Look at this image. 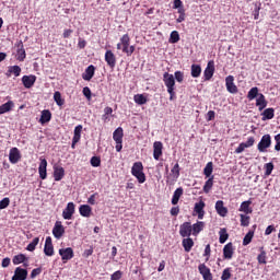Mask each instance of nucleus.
Segmentation results:
<instances>
[{"label": "nucleus", "mask_w": 280, "mask_h": 280, "mask_svg": "<svg viewBox=\"0 0 280 280\" xmlns=\"http://www.w3.org/2000/svg\"><path fill=\"white\" fill-rule=\"evenodd\" d=\"M131 174L137 178L138 183L143 185L145 183V173H143V163L136 162L131 167Z\"/></svg>", "instance_id": "f257e3e1"}, {"label": "nucleus", "mask_w": 280, "mask_h": 280, "mask_svg": "<svg viewBox=\"0 0 280 280\" xmlns=\"http://www.w3.org/2000/svg\"><path fill=\"white\" fill-rule=\"evenodd\" d=\"M120 43L122 45V54H126V56H132L135 54V46H130V35H122Z\"/></svg>", "instance_id": "f03ea898"}, {"label": "nucleus", "mask_w": 280, "mask_h": 280, "mask_svg": "<svg viewBox=\"0 0 280 280\" xmlns=\"http://www.w3.org/2000/svg\"><path fill=\"white\" fill-rule=\"evenodd\" d=\"M270 145H272V138L270 137V135H264L257 145V150L258 152H266V150H268V148H270Z\"/></svg>", "instance_id": "7ed1b4c3"}, {"label": "nucleus", "mask_w": 280, "mask_h": 280, "mask_svg": "<svg viewBox=\"0 0 280 280\" xmlns=\"http://www.w3.org/2000/svg\"><path fill=\"white\" fill-rule=\"evenodd\" d=\"M59 255L63 264H67L68 261H70V259H73V257H75V254L73 253V248L71 247L60 248Z\"/></svg>", "instance_id": "20e7f679"}, {"label": "nucleus", "mask_w": 280, "mask_h": 280, "mask_svg": "<svg viewBox=\"0 0 280 280\" xmlns=\"http://www.w3.org/2000/svg\"><path fill=\"white\" fill-rule=\"evenodd\" d=\"M163 82L167 91L176 90V80L174 79V74H170V72H165L163 74Z\"/></svg>", "instance_id": "39448f33"}, {"label": "nucleus", "mask_w": 280, "mask_h": 280, "mask_svg": "<svg viewBox=\"0 0 280 280\" xmlns=\"http://www.w3.org/2000/svg\"><path fill=\"white\" fill-rule=\"evenodd\" d=\"M179 235L180 237H191L192 230H191V222H184L179 225Z\"/></svg>", "instance_id": "423d86ee"}, {"label": "nucleus", "mask_w": 280, "mask_h": 280, "mask_svg": "<svg viewBox=\"0 0 280 280\" xmlns=\"http://www.w3.org/2000/svg\"><path fill=\"white\" fill-rule=\"evenodd\" d=\"M225 86L228 93H232V95H235V93H237V85H235V77L228 75L225 78Z\"/></svg>", "instance_id": "0eeeda50"}, {"label": "nucleus", "mask_w": 280, "mask_h": 280, "mask_svg": "<svg viewBox=\"0 0 280 280\" xmlns=\"http://www.w3.org/2000/svg\"><path fill=\"white\" fill-rule=\"evenodd\" d=\"M105 62H107L109 69H115V67L117 66V56H115V52H113V50H106Z\"/></svg>", "instance_id": "6e6552de"}, {"label": "nucleus", "mask_w": 280, "mask_h": 280, "mask_svg": "<svg viewBox=\"0 0 280 280\" xmlns=\"http://www.w3.org/2000/svg\"><path fill=\"white\" fill-rule=\"evenodd\" d=\"M52 235L56 240H60V237L65 235V225H62V221H56L52 228Z\"/></svg>", "instance_id": "1a4fd4ad"}, {"label": "nucleus", "mask_w": 280, "mask_h": 280, "mask_svg": "<svg viewBox=\"0 0 280 280\" xmlns=\"http://www.w3.org/2000/svg\"><path fill=\"white\" fill-rule=\"evenodd\" d=\"M73 213H75V203L68 202L66 209L62 211L63 220H71L73 218Z\"/></svg>", "instance_id": "9d476101"}, {"label": "nucleus", "mask_w": 280, "mask_h": 280, "mask_svg": "<svg viewBox=\"0 0 280 280\" xmlns=\"http://www.w3.org/2000/svg\"><path fill=\"white\" fill-rule=\"evenodd\" d=\"M38 174L42 180L47 179V159L39 158Z\"/></svg>", "instance_id": "9b49d317"}, {"label": "nucleus", "mask_w": 280, "mask_h": 280, "mask_svg": "<svg viewBox=\"0 0 280 280\" xmlns=\"http://www.w3.org/2000/svg\"><path fill=\"white\" fill-rule=\"evenodd\" d=\"M9 161L12 165H16L21 161V151L19 148H12L9 152Z\"/></svg>", "instance_id": "f8f14e48"}, {"label": "nucleus", "mask_w": 280, "mask_h": 280, "mask_svg": "<svg viewBox=\"0 0 280 280\" xmlns=\"http://www.w3.org/2000/svg\"><path fill=\"white\" fill-rule=\"evenodd\" d=\"M54 253L51 236H47L44 245V255H46V257H54Z\"/></svg>", "instance_id": "ddd939ff"}, {"label": "nucleus", "mask_w": 280, "mask_h": 280, "mask_svg": "<svg viewBox=\"0 0 280 280\" xmlns=\"http://www.w3.org/2000/svg\"><path fill=\"white\" fill-rule=\"evenodd\" d=\"M199 273L203 277V280H213V275L211 273V269L207 267L205 264H200L198 266Z\"/></svg>", "instance_id": "4468645a"}, {"label": "nucleus", "mask_w": 280, "mask_h": 280, "mask_svg": "<svg viewBox=\"0 0 280 280\" xmlns=\"http://www.w3.org/2000/svg\"><path fill=\"white\" fill-rule=\"evenodd\" d=\"M213 73H215V63L213 61H209L207 68L203 71L205 80H211V78H213Z\"/></svg>", "instance_id": "2eb2a0df"}, {"label": "nucleus", "mask_w": 280, "mask_h": 280, "mask_svg": "<svg viewBox=\"0 0 280 280\" xmlns=\"http://www.w3.org/2000/svg\"><path fill=\"white\" fill-rule=\"evenodd\" d=\"M163 156V142L161 141H155L153 143V159L155 161H159Z\"/></svg>", "instance_id": "dca6fc26"}, {"label": "nucleus", "mask_w": 280, "mask_h": 280, "mask_svg": "<svg viewBox=\"0 0 280 280\" xmlns=\"http://www.w3.org/2000/svg\"><path fill=\"white\" fill-rule=\"evenodd\" d=\"M52 176L57 183L62 180L65 178V167L58 164L54 165Z\"/></svg>", "instance_id": "f3484780"}, {"label": "nucleus", "mask_w": 280, "mask_h": 280, "mask_svg": "<svg viewBox=\"0 0 280 280\" xmlns=\"http://www.w3.org/2000/svg\"><path fill=\"white\" fill-rule=\"evenodd\" d=\"M22 84L25 89H32L34 84H36V75L31 74L22 77Z\"/></svg>", "instance_id": "a211bd4d"}, {"label": "nucleus", "mask_w": 280, "mask_h": 280, "mask_svg": "<svg viewBox=\"0 0 280 280\" xmlns=\"http://www.w3.org/2000/svg\"><path fill=\"white\" fill-rule=\"evenodd\" d=\"M205 201L200 200L199 202L195 203L194 211L198 215V220H202L205 218Z\"/></svg>", "instance_id": "6ab92c4d"}, {"label": "nucleus", "mask_w": 280, "mask_h": 280, "mask_svg": "<svg viewBox=\"0 0 280 280\" xmlns=\"http://www.w3.org/2000/svg\"><path fill=\"white\" fill-rule=\"evenodd\" d=\"M27 279V269L21 267L15 268L14 275L11 280H25Z\"/></svg>", "instance_id": "aec40b11"}, {"label": "nucleus", "mask_w": 280, "mask_h": 280, "mask_svg": "<svg viewBox=\"0 0 280 280\" xmlns=\"http://www.w3.org/2000/svg\"><path fill=\"white\" fill-rule=\"evenodd\" d=\"M235 249L233 248V243H228L223 247V259H233Z\"/></svg>", "instance_id": "412c9836"}, {"label": "nucleus", "mask_w": 280, "mask_h": 280, "mask_svg": "<svg viewBox=\"0 0 280 280\" xmlns=\"http://www.w3.org/2000/svg\"><path fill=\"white\" fill-rule=\"evenodd\" d=\"M215 211L221 215V218H226V213H229V209L224 207V201L218 200L215 202Z\"/></svg>", "instance_id": "4be33fe9"}, {"label": "nucleus", "mask_w": 280, "mask_h": 280, "mask_svg": "<svg viewBox=\"0 0 280 280\" xmlns=\"http://www.w3.org/2000/svg\"><path fill=\"white\" fill-rule=\"evenodd\" d=\"M79 213L82 215V218H91L93 214V208L89 205H81L79 208Z\"/></svg>", "instance_id": "5701e85b"}, {"label": "nucleus", "mask_w": 280, "mask_h": 280, "mask_svg": "<svg viewBox=\"0 0 280 280\" xmlns=\"http://www.w3.org/2000/svg\"><path fill=\"white\" fill-rule=\"evenodd\" d=\"M93 75H95V66L90 65V66L85 69V72L82 74V78H83L86 82H91V80H93Z\"/></svg>", "instance_id": "b1692460"}, {"label": "nucleus", "mask_w": 280, "mask_h": 280, "mask_svg": "<svg viewBox=\"0 0 280 280\" xmlns=\"http://www.w3.org/2000/svg\"><path fill=\"white\" fill-rule=\"evenodd\" d=\"M192 235L195 237H198L200 235L201 231H205V222L197 221L195 224L191 225Z\"/></svg>", "instance_id": "393cba45"}, {"label": "nucleus", "mask_w": 280, "mask_h": 280, "mask_svg": "<svg viewBox=\"0 0 280 280\" xmlns=\"http://www.w3.org/2000/svg\"><path fill=\"white\" fill-rule=\"evenodd\" d=\"M182 245L185 253H191V248H194V238L186 236V238L182 241Z\"/></svg>", "instance_id": "a878e982"}, {"label": "nucleus", "mask_w": 280, "mask_h": 280, "mask_svg": "<svg viewBox=\"0 0 280 280\" xmlns=\"http://www.w3.org/2000/svg\"><path fill=\"white\" fill-rule=\"evenodd\" d=\"M49 121H51V112L49 109L42 110L39 122H42V125H45L49 124Z\"/></svg>", "instance_id": "bb28decb"}, {"label": "nucleus", "mask_w": 280, "mask_h": 280, "mask_svg": "<svg viewBox=\"0 0 280 280\" xmlns=\"http://www.w3.org/2000/svg\"><path fill=\"white\" fill-rule=\"evenodd\" d=\"M250 205H253V201H250V200L243 201L241 203L238 211L246 213V215H248V213H253V208H250Z\"/></svg>", "instance_id": "cd10ccee"}, {"label": "nucleus", "mask_w": 280, "mask_h": 280, "mask_svg": "<svg viewBox=\"0 0 280 280\" xmlns=\"http://www.w3.org/2000/svg\"><path fill=\"white\" fill-rule=\"evenodd\" d=\"M14 108V102L8 101L7 103L0 105V115H5V113H10Z\"/></svg>", "instance_id": "c85d7f7f"}, {"label": "nucleus", "mask_w": 280, "mask_h": 280, "mask_svg": "<svg viewBox=\"0 0 280 280\" xmlns=\"http://www.w3.org/2000/svg\"><path fill=\"white\" fill-rule=\"evenodd\" d=\"M256 106H258L259 110H264V108L268 106V102L266 101V96L264 94H258Z\"/></svg>", "instance_id": "c756f323"}, {"label": "nucleus", "mask_w": 280, "mask_h": 280, "mask_svg": "<svg viewBox=\"0 0 280 280\" xmlns=\"http://www.w3.org/2000/svg\"><path fill=\"white\" fill-rule=\"evenodd\" d=\"M113 139L116 143L124 141V128L118 127L113 133Z\"/></svg>", "instance_id": "7c9ffc66"}, {"label": "nucleus", "mask_w": 280, "mask_h": 280, "mask_svg": "<svg viewBox=\"0 0 280 280\" xmlns=\"http://www.w3.org/2000/svg\"><path fill=\"white\" fill-rule=\"evenodd\" d=\"M262 121H266L268 119H275V108L269 107L262 112Z\"/></svg>", "instance_id": "2f4dec72"}, {"label": "nucleus", "mask_w": 280, "mask_h": 280, "mask_svg": "<svg viewBox=\"0 0 280 280\" xmlns=\"http://www.w3.org/2000/svg\"><path fill=\"white\" fill-rule=\"evenodd\" d=\"M81 135H82V125H78L74 128V135H73V138H72L73 144L80 142V139L82 137Z\"/></svg>", "instance_id": "473e14b6"}, {"label": "nucleus", "mask_w": 280, "mask_h": 280, "mask_svg": "<svg viewBox=\"0 0 280 280\" xmlns=\"http://www.w3.org/2000/svg\"><path fill=\"white\" fill-rule=\"evenodd\" d=\"M26 56L27 55L25 54V48L23 47V43H20L19 49H18V55H16V60H19L20 62H23V60H25Z\"/></svg>", "instance_id": "72a5a7b5"}, {"label": "nucleus", "mask_w": 280, "mask_h": 280, "mask_svg": "<svg viewBox=\"0 0 280 280\" xmlns=\"http://www.w3.org/2000/svg\"><path fill=\"white\" fill-rule=\"evenodd\" d=\"M180 196H183V187L177 188L172 198V205H178V200H180Z\"/></svg>", "instance_id": "f704fd0d"}, {"label": "nucleus", "mask_w": 280, "mask_h": 280, "mask_svg": "<svg viewBox=\"0 0 280 280\" xmlns=\"http://www.w3.org/2000/svg\"><path fill=\"white\" fill-rule=\"evenodd\" d=\"M203 174L206 178H211V174H213V162H208L203 168Z\"/></svg>", "instance_id": "c9c22d12"}, {"label": "nucleus", "mask_w": 280, "mask_h": 280, "mask_svg": "<svg viewBox=\"0 0 280 280\" xmlns=\"http://www.w3.org/2000/svg\"><path fill=\"white\" fill-rule=\"evenodd\" d=\"M24 261H27V257L25 256V254L15 255L12 259L14 266H19V264H24Z\"/></svg>", "instance_id": "e433bc0d"}, {"label": "nucleus", "mask_w": 280, "mask_h": 280, "mask_svg": "<svg viewBox=\"0 0 280 280\" xmlns=\"http://www.w3.org/2000/svg\"><path fill=\"white\" fill-rule=\"evenodd\" d=\"M133 101L136 104H139V106H143V104H148V98L143 94H136L133 96Z\"/></svg>", "instance_id": "4c0bfd02"}, {"label": "nucleus", "mask_w": 280, "mask_h": 280, "mask_svg": "<svg viewBox=\"0 0 280 280\" xmlns=\"http://www.w3.org/2000/svg\"><path fill=\"white\" fill-rule=\"evenodd\" d=\"M213 175L211 177L208 178V180L203 185V192L205 194H209V191H211V189H213Z\"/></svg>", "instance_id": "58836bf2"}, {"label": "nucleus", "mask_w": 280, "mask_h": 280, "mask_svg": "<svg viewBox=\"0 0 280 280\" xmlns=\"http://www.w3.org/2000/svg\"><path fill=\"white\" fill-rule=\"evenodd\" d=\"M200 73H202V68L200 67V65H192L191 66V77L200 78Z\"/></svg>", "instance_id": "ea45409f"}, {"label": "nucleus", "mask_w": 280, "mask_h": 280, "mask_svg": "<svg viewBox=\"0 0 280 280\" xmlns=\"http://www.w3.org/2000/svg\"><path fill=\"white\" fill-rule=\"evenodd\" d=\"M259 250H260V254L257 256L258 264H262V265L268 264V261L266 260L267 256H266V250H264V247H260Z\"/></svg>", "instance_id": "a19ab883"}, {"label": "nucleus", "mask_w": 280, "mask_h": 280, "mask_svg": "<svg viewBox=\"0 0 280 280\" xmlns=\"http://www.w3.org/2000/svg\"><path fill=\"white\" fill-rule=\"evenodd\" d=\"M54 101L57 106H65V98H62V94L58 91L54 93Z\"/></svg>", "instance_id": "79ce46f5"}, {"label": "nucleus", "mask_w": 280, "mask_h": 280, "mask_svg": "<svg viewBox=\"0 0 280 280\" xmlns=\"http://www.w3.org/2000/svg\"><path fill=\"white\" fill-rule=\"evenodd\" d=\"M38 242H40L39 237H35L27 246H26V250H28L30 253H34V250H36V246H38Z\"/></svg>", "instance_id": "37998d69"}, {"label": "nucleus", "mask_w": 280, "mask_h": 280, "mask_svg": "<svg viewBox=\"0 0 280 280\" xmlns=\"http://www.w3.org/2000/svg\"><path fill=\"white\" fill-rule=\"evenodd\" d=\"M11 73H13V75H15V78H19V75H21V67H19V66L9 67L7 75H10Z\"/></svg>", "instance_id": "c03bdc74"}, {"label": "nucleus", "mask_w": 280, "mask_h": 280, "mask_svg": "<svg viewBox=\"0 0 280 280\" xmlns=\"http://www.w3.org/2000/svg\"><path fill=\"white\" fill-rule=\"evenodd\" d=\"M257 95L259 96V88L255 86V88H252L248 93H247V98L249 101H253L255 100V97H257Z\"/></svg>", "instance_id": "a18cd8bd"}, {"label": "nucleus", "mask_w": 280, "mask_h": 280, "mask_svg": "<svg viewBox=\"0 0 280 280\" xmlns=\"http://www.w3.org/2000/svg\"><path fill=\"white\" fill-rule=\"evenodd\" d=\"M253 237H255V232L249 231L243 238V246H248L253 242Z\"/></svg>", "instance_id": "49530a36"}, {"label": "nucleus", "mask_w": 280, "mask_h": 280, "mask_svg": "<svg viewBox=\"0 0 280 280\" xmlns=\"http://www.w3.org/2000/svg\"><path fill=\"white\" fill-rule=\"evenodd\" d=\"M219 242L220 244H224L226 240H229V233L226 232V229H221L219 232Z\"/></svg>", "instance_id": "de8ad7c7"}, {"label": "nucleus", "mask_w": 280, "mask_h": 280, "mask_svg": "<svg viewBox=\"0 0 280 280\" xmlns=\"http://www.w3.org/2000/svg\"><path fill=\"white\" fill-rule=\"evenodd\" d=\"M178 40H180V35L178 34V31H173L170 35L168 43L174 45L178 43Z\"/></svg>", "instance_id": "09e8293b"}, {"label": "nucleus", "mask_w": 280, "mask_h": 280, "mask_svg": "<svg viewBox=\"0 0 280 280\" xmlns=\"http://www.w3.org/2000/svg\"><path fill=\"white\" fill-rule=\"evenodd\" d=\"M90 163L92 167H100V165H102V159H100V156H92Z\"/></svg>", "instance_id": "8fccbe9b"}, {"label": "nucleus", "mask_w": 280, "mask_h": 280, "mask_svg": "<svg viewBox=\"0 0 280 280\" xmlns=\"http://www.w3.org/2000/svg\"><path fill=\"white\" fill-rule=\"evenodd\" d=\"M272 170H275V164H272V162L265 164V176H270Z\"/></svg>", "instance_id": "3c124183"}, {"label": "nucleus", "mask_w": 280, "mask_h": 280, "mask_svg": "<svg viewBox=\"0 0 280 280\" xmlns=\"http://www.w3.org/2000/svg\"><path fill=\"white\" fill-rule=\"evenodd\" d=\"M250 224V217L241 214V226H248Z\"/></svg>", "instance_id": "603ef678"}, {"label": "nucleus", "mask_w": 280, "mask_h": 280, "mask_svg": "<svg viewBox=\"0 0 280 280\" xmlns=\"http://www.w3.org/2000/svg\"><path fill=\"white\" fill-rule=\"evenodd\" d=\"M260 10H261V2H259L258 4H255V9L253 11V16H254L255 21H257L259 19Z\"/></svg>", "instance_id": "864d4df0"}, {"label": "nucleus", "mask_w": 280, "mask_h": 280, "mask_svg": "<svg viewBox=\"0 0 280 280\" xmlns=\"http://www.w3.org/2000/svg\"><path fill=\"white\" fill-rule=\"evenodd\" d=\"M173 176L175 178H178V176H180V165H178V163H176L173 168L171 170Z\"/></svg>", "instance_id": "5fc2aeb1"}, {"label": "nucleus", "mask_w": 280, "mask_h": 280, "mask_svg": "<svg viewBox=\"0 0 280 280\" xmlns=\"http://www.w3.org/2000/svg\"><path fill=\"white\" fill-rule=\"evenodd\" d=\"M175 80L179 82V84L185 80V72L183 71H175Z\"/></svg>", "instance_id": "6e6d98bb"}, {"label": "nucleus", "mask_w": 280, "mask_h": 280, "mask_svg": "<svg viewBox=\"0 0 280 280\" xmlns=\"http://www.w3.org/2000/svg\"><path fill=\"white\" fill-rule=\"evenodd\" d=\"M231 277V268H225L222 272L221 280H229Z\"/></svg>", "instance_id": "4d7b16f0"}, {"label": "nucleus", "mask_w": 280, "mask_h": 280, "mask_svg": "<svg viewBox=\"0 0 280 280\" xmlns=\"http://www.w3.org/2000/svg\"><path fill=\"white\" fill-rule=\"evenodd\" d=\"M8 207H10V198L5 197L2 200H0V210L8 209Z\"/></svg>", "instance_id": "13d9d810"}, {"label": "nucleus", "mask_w": 280, "mask_h": 280, "mask_svg": "<svg viewBox=\"0 0 280 280\" xmlns=\"http://www.w3.org/2000/svg\"><path fill=\"white\" fill-rule=\"evenodd\" d=\"M245 148H253L255 145V137H249L246 142H243Z\"/></svg>", "instance_id": "bf43d9fd"}, {"label": "nucleus", "mask_w": 280, "mask_h": 280, "mask_svg": "<svg viewBox=\"0 0 280 280\" xmlns=\"http://www.w3.org/2000/svg\"><path fill=\"white\" fill-rule=\"evenodd\" d=\"M203 257L206 258V261H209V257H211V245H207L205 248Z\"/></svg>", "instance_id": "052dcab7"}, {"label": "nucleus", "mask_w": 280, "mask_h": 280, "mask_svg": "<svg viewBox=\"0 0 280 280\" xmlns=\"http://www.w3.org/2000/svg\"><path fill=\"white\" fill-rule=\"evenodd\" d=\"M40 272H43L42 268L33 269L32 272H31V279H36V277H38V275H40Z\"/></svg>", "instance_id": "680f3d73"}, {"label": "nucleus", "mask_w": 280, "mask_h": 280, "mask_svg": "<svg viewBox=\"0 0 280 280\" xmlns=\"http://www.w3.org/2000/svg\"><path fill=\"white\" fill-rule=\"evenodd\" d=\"M275 141H276L275 150L276 152H280V133L275 136Z\"/></svg>", "instance_id": "e2e57ef3"}, {"label": "nucleus", "mask_w": 280, "mask_h": 280, "mask_svg": "<svg viewBox=\"0 0 280 280\" xmlns=\"http://www.w3.org/2000/svg\"><path fill=\"white\" fill-rule=\"evenodd\" d=\"M122 275H124V273H122L120 270L115 271V272L112 275L110 280H120L121 277H122Z\"/></svg>", "instance_id": "0e129e2a"}, {"label": "nucleus", "mask_w": 280, "mask_h": 280, "mask_svg": "<svg viewBox=\"0 0 280 280\" xmlns=\"http://www.w3.org/2000/svg\"><path fill=\"white\" fill-rule=\"evenodd\" d=\"M83 95L86 97V100H91L92 94H91V89L89 86L83 88Z\"/></svg>", "instance_id": "69168bd1"}, {"label": "nucleus", "mask_w": 280, "mask_h": 280, "mask_svg": "<svg viewBox=\"0 0 280 280\" xmlns=\"http://www.w3.org/2000/svg\"><path fill=\"white\" fill-rule=\"evenodd\" d=\"M98 196H100L98 192H94L93 195H91V196L89 197V199H88L89 205H95V203H96V202H95V198H97Z\"/></svg>", "instance_id": "338daca9"}, {"label": "nucleus", "mask_w": 280, "mask_h": 280, "mask_svg": "<svg viewBox=\"0 0 280 280\" xmlns=\"http://www.w3.org/2000/svg\"><path fill=\"white\" fill-rule=\"evenodd\" d=\"M215 119V112L214 110H209L207 113V121H213Z\"/></svg>", "instance_id": "774afa93"}]
</instances>
